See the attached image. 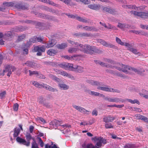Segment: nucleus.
I'll use <instances>...</instances> for the list:
<instances>
[{
	"mask_svg": "<svg viewBox=\"0 0 148 148\" xmlns=\"http://www.w3.org/2000/svg\"><path fill=\"white\" fill-rule=\"evenodd\" d=\"M83 46L82 49L79 50L85 53L93 54L95 53H100L101 52V51L94 46H91L88 44H85Z\"/></svg>",
	"mask_w": 148,
	"mask_h": 148,
	"instance_id": "1",
	"label": "nucleus"
},
{
	"mask_svg": "<svg viewBox=\"0 0 148 148\" xmlns=\"http://www.w3.org/2000/svg\"><path fill=\"white\" fill-rule=\"evenodd\" d=\"M93 140L97 142L96 145L98 147H101L102 143L104 144L106 143V140L101 137H95L93 138Z\"/></svg>",
	"mask_w": 148,
	"mask_h": 148,
	"instance_id": "2",
	"label": "nucleus"
},
{
	"mask_svg": "<svg viewBox=\"0 0 148 148\" xmlns=\"http://www.w3.org/2000/svg\"><path fill=\"white\" fill-rule=\"evenodd\" d=\"M45 47L44 45L42 46H37L35 47L34 48V50L35 51L37 52L36 55L38 56H41L42 53L45 52Z\"/></svg>",
	"mask_w": 148,
	"mask_h": 148,
	"instance_id": "3",
	"label": "nucleus"
},
{
	"mask_svg": "<svg viewBox=\"0 0 148 148\" xmlns=\"http://www.w3.org/2000/svg\"><path fill=\"white\" fill-rule=\"evenodd\" d=\"M124 67L129 70H131L134 72L136 73L139 75H142L145 72L144 70L142 68L136 69L135 68L129 66H125Z\"/></svg>",
	"mask_w": 148,
	"mask_h": 148,
	"instance_id": "4",
	"label": "nucleus"
},
{
	"mask_svg": "<svg viewBox=\"0 0 148 148\" xmlns=\"http://www.w3.org/2000/svg\"><path fill=\"white\" fill-rule=\"evenodd\" d=\"M15 69V68L14 66H11L9 65H7L5 66V70L3 71V73L8 72L7 75L10 77L12 74V71H14Z\"/></svg>",
	"mask_w": 148,
	"mask_h": 148,
	"instance_id": "5",
	"label": "nucleus"
},
{
	"mask_svg": "<svg viewBox=\"0 0 148 148\" xmlns=\"http://www.w3.org/2000/svg\"><path fill=\"white\" fill-rule=\"evenodd\" d=\"M105 99L106 100H107L108 101L112 102H123L125 101L124 99L117 97H112L110 98V97H108V98H106Z\"/></svg>",
	"mask_w": 148,
	"mask_h": 148,
	"instance_id": "6",
	"label": "nucleus"
},
{
	"mask_svg": "<svg viewBox=\"0 0 148 148\" xmlns=\"http://www.w3.org/2000/svg\"><path fill=\"white\" fill-rule=\"evenodd\" d=\"M98 42L100 43L106 47H109L111 48H113L114 49H116L117 47L115 46L112 44L109 43L108 42H106L102 39H99Z\"/></svg>",
	"mask_w": 148,
	"mask_h": 148,
	"instance_id": "7",
	"label": "nucleus"
},
{
	"mask_svg": "<svg viewBox=\"0 0 148 148\" xmlns=\"http://www.w3.org/2000/svg\"><path fill=\"white\" fill-rule=\"evenodd\" d=\"M125 66H126L127 65L122 64L121 65V68L120 67L116 66L115 67V68L118 70L119 71H121L125 73L128 74H130L131 72L127 70L128 69H126L125 67H124Z\"/></svg>",
	"mask_w": 148,
	"mask_h": 148,
	"instance_id": "8",
	"label": "nucleus"
},
{
	"mask_svg": "<svg viewBox=\"0 0 148 148\" xmlns=\"http://www.w3.org/2000/svg\"><path fill=\"white\" fill-rule=\"evenodd\" d=\"M14 6V7L17 8L22 10L26 9L28 7L27 5L25 3H23L21 2L15 3Z\"/></svg>",
	"mask_w": 148,
	"mask_h": 148,
	"instance_id": "9",
	"label": "nucleus"
},
{
	"mask_svg": "<svg viewBox=\"0 0 148 148\" xmlns=\"http://www.w3.org/2000/svg\"><path fill=\"white\" fill-rule=\"evenodd\" d=\"M62 123V121H61L55 120L50 123V125H52L53 127L55 129H56L58 126L61 125Z\"/></svg>",
	"mask_w": 148,
	"mask_h": 148,
	"instance_id": "10",
	"label": "nucleus"
},
{
	"mask_svg": "<svg viewBox=\"0 0 148 148\" xmlns=\"http://www.w3.org/2000/svg\"><path fill=\"white\" fill-rule=\"evenodd\" d=\"M72 71L79 73H82L84 71V68L80 66L74 65L73 66Z\"/></svg>",
	"mask_w": 148,
	"mask_h": 148,
	"instance_id": "11",
	"label": "nucleus"
},
{
	"mask_svg": "<svg viewBox=\"0 0 148 148\" xmlns=\"http://www.w3.org/2000/svg\"><path fill=\"white\" fill-rule=\"evenodd\" d=\"M57 43L56 40L54 39H52L49 40L46 44V47L49 48L52 47Z\"/></svg>",
	"mask_w": 148,
	"mask_h": 148,
	"instance_id": "12",
	"label": "nucleus"
},
{
	"mask_svg": "<svg viewBox=\"0 0 148 148\" xmlns=\"http://www.w3.org/2000/svg\"><path fill=\"white\" fill-rule=\"evenodd\" d=\"M86 82L93 86H98L101 85L99 82L92 79H87Z\"/></svg>",
	"mask_w": 148,
	"mask_h": 148,
	"instance_id": "13",
	"label": "nucleus"
},
{
	"mask_svg": "<svg viewBox=\"0 0 148 148\" xmlns=\"http://www.w3.org/2000/svg\"><path fill=\"white\" fill-rule=\"evenodd\" d=\"M16 140L18 143H19L20 144L23 145L27 147L29 146L26 142V140L18 136L16 138Z\"/></svg>",
	"mask_w": 148,
	"mask_h": 148,
	"instance_id": "14",
	"label": "nucleus"
},
{
	"mask_svg": "<svg viewBox=\"0 0 148 148\" xmlns=\"http://www.w3.org/2000/svg\"><path fill=\"white\" fill-rule=\"evenodd\" d=\"M88 7L90 8L95 10H99L101 8V6L99 4H90L88 5Z\"/></svg>",
	"mask_w": 148,
	"mask_h": 148,
	"instance_id": "15",
	"label": "nucleus"
},
{
	"mask_svg": "<svg viewBox=\"0 0 148 148\" xmlns=\"http://www.w3.org/2000/svg\"><path fill=\"white\" fill-rule=\"evenodd\" d=\"M115 118L111 117L110 115H108L107 116H105L103 118V121L105 123L112 122L114 121Z\"/></svg>",
	"mask_w": 148,
	"mask_h": 148,
	"instance_id": "16",
	"label": "nucleus"
},
{
	"mask_svg": "<svg viewBox=\"0 0 148 148\" xmlns=\"http://www.w3.org/2000/svg\"><path fill=\"white\" fill-rule=\"evenodd\" d=\"M43 88L48 90L51 92H54L58 91V90L56 89L53 88L49 86L46 84H44V86Z\"/></svg>",
	"mask_w": 148,
	"mask_h": 148,
	"instance_id": "17",
	"label": "nucleus"
},
{
	"mask_svg": "<svg viewBox=\"0 0 148 148\" xmlns=\"http://www.w3.org/2000/svg\"><path fill=\"white\" fill-rule=\"evenodd\" d=\"M25 138L27 140L26 142L29 146L30 145V140L32 139V136L30 133H27L25 135Z\"/></svg>",
	"mask_w": 148,
	"mask_h": 148,
	"instance_id": "18",
	"label": "nucleus"
},
{
	"mask_svg": "<svg viewBox=\"0 0 148 148\" xmlns=\"http://www.w3.org/2000/svg\"><path fill=\"white\" fill-rule=\"evenodd\" d=\"M83 28L84 30L88 31H96L97 30L96 28L93 27L86 26L83 27Z\"/></svg>",
	"mask_w": 148,
	"mask_h": 148,
	"instance_id": "19",
	"label": "nucleus"
},
{
	"mask_svg": "<svg viewBox=\"0 0 148 148\" xmlns=\"http://www.w3.org/2000/svg\"><path fill=\"white\" fill-rule=\"evenodd\" d=\"M84 57V55L82 54H75L73 56H71V57H69L68 55L65 56L64 57L65 58L68 60H71L73 59V57Z\"/></svg>",
	"mask_w": 148,
	"mask_h": 148,
	"instance_id": "20",
	"label": "nucleus"
},
{
	"mask_svg": "<svg viewBox=\"0 0 148 148\" xmlns=\"http://www.w3.org/2000/svg\"><path fill=\"white\" fill-rule=\"evenodd\" d=\"M73 66V64H71L69 63H65L64 64V69L66 70H68L72 71Z\"/></svg>",
	"mask_w": 148,
	"mask_h": 148,
	"instance_id": "21",
	"label": "nucleus"
},
{
	"mask_svg": "<svg viewBox=\"0 0 148 148\" xmlns=\"http://www.w3.org/2000/svg\"><path fill=\"white\" fill-rule=\"evenodd\" d=\"M14 131L13 137L14 138L17 137L20 132V129L19 128L16 127L14 129Z\"/></svg>",
	"mask_w": 148,
	"mask_h": 148,
	"instance_id": "22",
	"label": "nucleus"
},
{
	"mask_svg": "<svg viewBox=\"0 0 148 148\" xmlns=\"http://www.w3.org/2000/svg\"><path fill=\"white\" fill-rule=\"evenodd\" d=\"M58 87L62 90H66L69 88V86L64 84L59 83Z\"/></svg>",
	"mask_w": 148,
	"mask_h": 148,
	"instance_id": "23",
	"label": "nucleus"
},
{
	"mask_svg": "<svg viewBox=\"0 0 148 148\" xmlns=\"http://www.w3.org/2000/svg\"><path fill=\"white\" fill-rule=\"evenodd\" d=\"M25 64L27 66H30L32 68H34L36 66V64L34 62L27 61L25 63Z\"/></svg>",
	"mask_w": 148,
	"mask_h": 148,
	"instance_id": "24",
	"label": "nucleus"
},
{
	"mask_svg": "<svg viewBox=\"0 0 148 148\" xmlns=\"http://www.w3.org/2000/svg\"><path fill=\"white\" fill-rule=\"evenodd\" d=\"M139 16L142 18H146V17L148 16V12H139Z\"/></svg>",
	"mask_w": 148,
	"mask_h": 148,
	"instance_id": "25",
	"label": "nucleus"
},
{
	"mask_svg": "<svg viewBox=\"0 0 148 148\" xmlns=\"http://www.w3.org/2000/svg\"><path fill=\"white\" fill-rule=\"evenodd\" d=\"M57 51L56 50L53 49H50L48 50L47 51V53L50 56H54L57 53Z\"/></svg>",
	"mask_w": 148,
	"mask_h": 148,
	"instance_id": "26",
	"label": "nucleus"
},
{
	"mask_svg": "<svg viewBox=\"0 0 148 148\" xmlns=\"http://www.w3.org/2000/svg\"><path fill=\"white\" fill-rule=\"evenodd\" d=\"M57 48L59 49H63L67 47V44L65 43H63L61 44H58L56 45Z\"/></svg>",
	"mask_w": 148,
	"mask_h": 148,
	"instance_id": "27",
	"label": "nucleus"
},
{
	"mask_svg": "<svg viewBox=\"0 0 148 148\" xmlns=\"http://www.w3.org/2000/svg\"><path fill=\"white\" fill-rule=\"evenodd\" d=\"M32 84H33L36 87L38 88H43L45 84H40L37 82L35 81L33 82H32Z\"/></svg>",
	"mask_w": 148,
	"mask_h": 148,
	"instance_id": "28",
	"label": "nucleus"
},
{
	"mask_svg": "<svg viewBox=\"0 0 148 148\" xmlns=\"http://www.w3.org/2000/svg\"><path fill=\"white\" fill-rule=\"evenodd\" d=\"M32 140H33V141L32 143V148H39L38 144L36 143L35 138L32 137Z\"/></svg>",
	"mask_w": 148,
	"mask_h": 148,
	"instance_id": "29",
	"label": "nucleus"
},
{
	"mask_svg": "<svg viewBox=\"0 0 148 148\" xmlns=\"http://www.w3.org/2000/svg\"><path fill=\"white\" fill-rule=\"evenodd\" d=\"M110 88H108L105 87H100L99 86H98L97 88L98 89L101 90L105 91L107 92H110L111 91Z\"/></svg>",
	"mask_w": 148,
	"mask_h": 148,
	"instance_id": "30",
	"label": "nucleus"
},
{
	"mask_svg": "<svg viewBox=\"0 0 148 148\" xmlns=\"http://www.w3.org/2000/svg\"><path fill=\"white\" fill-rule=\"evenodd\" d=\"M39 1L42 2L49 4L53 6H56V4L53 1H50L49 0H38Z\"/></svg>",
	"mask_w": 148,
	"mask_h": 148,
	"instance_id": "31",
	"label": "nucleus"
},
{
	"mask_svg": "<svg viewBox=\"0 0 148 148\" xmlns=\"http://www.w3.org/2000/svg\"><path fill=\"white\" fill-rule=\"evenodd\" d=\"M79 48L71 47L69 48L68 51L69 53H72L76 52L77 51L79 50Z\"/></svg>",
	"mask_w": 148,
	"mask_h": 148,
	"instance_id": "32",
	"label": "nucleus"
},
{
	"mask_svg": "<svg viewBox=\"0 0 148 148\" xmlns=\"http://www.w3.org/2000/svg\"><path fill=\"white\" fill-rule=\"evenodd\" d=\"M51 145L53 146L49 145L48 144H47L45 145V148H59V147L57 146L55 144L53 145V142H51Z\"/></svg>",
	"mask_w": 148,
	"mask_h": 148,
	"instance_id": "33",
	"label": "nucleus"
},
{
	"mask_svg": "<svg viewBox=\"0 0 148 148\" xmlns=\"http://www.w3.org/2000/svg\"><path fill=\"white\" fill-rule=\"evenodd\" d=\"M43 63L44 64L47 65H50L52 66H55L56 65V64L55 62H53L49 61H44Z\"/></svg>",
	"mask_w": 148,
	"mask_h": 148,
	"instance_id": "34",
	"label": "nucleus"
},
{
	"mask_svg": "<svg viewBox=\"0 0 148 148\" xmlns=\"http://www.w3.org/2000/svg\"><path fill=\"white\" fill-rule=\"evenodd\" d=\"M40 16H42V18L47 19L49 20H51L52 19V16H50L48 15H46L44 14H39Z\"/></svg>",
	"mask_w": 148,
	"mask_h": 148,
	"instance_id": "35",
	"label": "nucleus"
},
{
	"mask_svg": "<svg viewBox=\"0 0 148 148\" xmlns=\"http://www.w3.org/2000/svg\"><path fill=\"white\" fill-rule=\"evenodd\" d=\"M36 37L34 36L32 38H30L29 40V42H28V45H30L32 44V43H34L36 42Z\"/></svg>",
	"mask_w": 148,
	"mask_h": 148,
	"instance_id": "36",
	"label": "nucleus"
},
{
	"mask_svg": "<svg viewBox=\"0 0 148 148\" xmlns=\"http://www.w3.org/2000/svg\"><path fill=\"white\" fill-rule=\"evenodd\" d=\"M126 100H127L129 102H130L132 104H134L135 103H136L138 105H139L140 104L139 101H138L137 99H134V100H132L131 99H127Z\"/></svg>",
	"mask_w": 148,
	"mask_h": 148,
	"instance_id": "37",
	"label": "nucleus"
},
{
	"mask_svg": "<svg viewBox=\"0 0 148 148\" xmlns=\"http://www.w3.org/2000/svg\"><path fill=\"white\" fill-rule=\"evenodd\" d=\"M76 19L79 21L86 23L89 22L86 19L82 18L80 17L77 16Z\"/></svg>",
	"mask_w": 148,
	"mask_h": 148,
	"instance_id": "38",
	"label": "nucleus"
},
{
	"mask_svg": "<svg viewBox=\"0 0 148 148\" xmlns=\"http://www.w3.org/2000/svg\"><path fill=\"white\" fill-rule=\"evenodd\" d=\"M74 45L75 47L77 48H78V47H79V49H81L84 46L83 45L77 42H75Z\"/></svg>",
	"mask_w": 148,
	"mask_h": 148,
	"instance_id": "39",
	"label": "nucleus"
},
{
	"mask_svg": "<svg viewBox=\"0 0 148 148\" xmlns=\"http://www.w3.org/2000/svg\"><path fill=\"white\" fill-rule=\"evenodd\" d=\"M52 78L55 81L58 82L59 83H60L62 80L59 78L57 77L56 76L54 75H52L51 76Z\"/></svg>",
	"mask_w": 148,
	"mask_h": 148,
	"instance_id": "40",
	"label": "nucleus"
},
{
	"mask_svg": "<svg viewBox=\"0 0 148 148\" xmlns=\"http://www.w3.org/2000/svg\"><path fill=\"white\" fill-rule=\"evenodd\" d=\"M79 111L84 114H88L89 111L82 107H81Z\"/></svg>",
	"mask_w": 148,
	"mask_h": 148,
	"instance_id": "41",
	"label": "nucleus"
},
{
	"mask_svg": "<svg viewBox=\"0 0 148 148\" xmlns=\"http://www.w3.org/2000/svg\"><path fill=\"white\" fill-rule=\"evenodd\" d=\"M38 101L41 104H42L45 102L42 96H39L38 97Z\"/></svg>",
	"mask_w": 148,
	"mask_h": 148,
	"instance_id": "42",
	"label": "nucleus"
},
{
	"mask_svg": "<svg viewBox=\"0 0 148 148\" xmlns=\"http://www.w3.org/2000/svg\"><path fill=\"white\" fill-rule=\"evenodd\" d=\"M25 37V35L23 34L20 36H19L18 37L17 40L18 42L21 41L23 40Z\"/></svg>",
	"mask_w": 148,
	"mask_h": 148,
	"instance_id": "43",
	"label": "nucleus"
},
{
	"mask_svg": "<svg viewBox=\"0 0 148 148\" xmlns=\"http://www.w3.org/2000/svg\"><path fill=\"white\" fill-rule=\"evenodd\" d=\"M128 50L135 54H137L138 53L137 50L133 48H130L128 49Z\"/></svg>",
	"mask_w": 148,
	"mask_h": 148,
	"instance_id": "44",
	"label": "nucleus"
},
{
	"mask_svg": "<svg viewBox=\"0 0 148 148\" xmlns=\"http://www.w3.org/2000/svg\"><path fill=\"white\" fill-rule=\"evenodd\" d=\"M139 12H138L137 11L134 10H132L130 11V13L131 14H133L135 16H139Z\"/></svg>",
	"mask_w": 148,
	"mask_h": 148,
	"instance_id": "45",
	"label": "nucleus"
},
{
	"mask_svg": "<svg viewBox=\"0 0 148 148\" xmlns=\"http://www.w3.org/2000/svg\"><path fill=\"white\" fill-rule=\"evenodd\" d=\"M116 41L117 43L121 45H123L124 43L118 37H116Z\"/></svg>",
	"mask_w": 148,
	"mask_h": 148,
	"instance_id": "46",
	"label": "nucleus"
},
{
	"mask_svg": "<svg viewBox=\"0 0 148 148\" xmlns=\"http://www.w3.org/2000/svg\"><path fill=\"white\" fill-rule=\"evenodd\" d=\"M5 36L7 37H10L12 38L13 37L12 33L11 32H8L5 34Z\"/></svg>",
	"mask_w": 148,
	"mask_h": 148,
	"instance_id": "47",
	"label": "nucleus"
},
{
	"mask_svg": "<svg viewBox=\"0 0 148 148\" xmlns=\"http://www.w3.org/2000/svg\"><path fill=\"white\" fill-rule=\"evenodd\" d=\"M81 37H88L89 36L90 34L86 33H82L80 32Z\"/></svg>",
	"mask_w": 148,
	"mask_h": 148,
	"instance_id": "48",
	"label": "nucleus"
},
{
	"mask_svg": "<svg viewBox=\"0 0 148 148\" xmlns=\"http://www.w3.org/2000/svg\"><path fill=\"white\" fill-rule=\"evenodd\" d=\"M29 75L31 76L33 75H37L38 74V73L37 71H31L29 70Z\"/></svg>",
	"mask_w": 148,
	"mask_h": 148,
	"instance_id": "49",
	"label": "nucleus"
},
{
	"mask_svg": "<svg viewBox=\"0 0 148 148\" xmlns=\"http://www.w3.org/2000/svg\"><path fill=\"white\" fill-rule=\"evenodd\" d=\"M105 127L106 129L113 128V127L111 123H106L105 125Z\"/></svg>",
	"mask_w": 148,
	"mask_h": 148,
	"instance_id": "50",
	"label": "nucleus"
},
{
	"mask_svg": "<svg viewBox=\"0 0 148 148\" xmlns=\"http://www.w3.org/2000/svg\"><path fill=\"white\" fill-rule=\"evenodd\" d=\"M79 1H80L85 4H88L90 3V1L88 0H79Z\"/></svg>",
	"mask_w": 148,
	"mask_h": 148,
	"instance_id": "51",
	"label": "nucleus"
},
{
	"mask_svg": "<svg viewBox=\"0 0 148 148\" xmlns=\"http://www.w3.org/2000/svg\"><path fill=\"white\" fill-rule=\"evenodd\" d=\"M6 92L5 91L0 93V97L1 99H3L4 97Z\"/></svg>",
	"mask_w": 148,
	"mask_h": 148,
	"instance_id": "52",
	"label": "nucleus"
},
{
	"mask_svg": "<svg viewBox=\"0 0 148 148\" xmlns=\"http://www.w3.org/2000/svg\"><path fill=\"white\" fill-rule=\"evenodd\" d=\"M18 104L17 103H15L13 106L14 110L15 111H17L18 110Z\"/></svg>",
	"mask_w": 148,
	"mask_h": 148,
	"instance_id": "53",
	"label": "nucleus"
},
{
	"mask_svg": "<svg viewBox=\"0 0 148 148\" xmlns=\"http://www.w3.org/2000/svg\"><path fill=\"white\" fill-rule=\"evenodd\" d=\"M133 5H122V7L125 8H128L131 10L132 9Z\"/></svg>",
	"mask_w": 148,
	"mask_h": 148,
	"instance_id": "54",
	"label": "nucleus"
},
{
	"mask_svg": "<svg viewBox=\"0 0 148 148\" xmlns=\"http://www.w3.org/2000/svg\"><path fill=\"white\" fill-rule=\"evenodd\" d=\"M124 23H118L117 27L121 28L123 29L124 28Z\"/></svg>",
	"mask_w": 148,
	"mask_h": 148,
	"instance_id": "55",
	"label": "nucleus"
},
{
	"mask_svg": "<svg viewBox=\"0 0 148 148\" xmlns=\"http://www.w3.org/2000/svg\"><path fill=\"white\" fill-rule=\"evenodd\" d=\"M9 25V22L4 21H0V25Z\"/></svg>",
	"mask_w": 148,
	"mask_h": 148,
	"instance_id": "56",
	"label": "nucleus"
},
{
	"mask_svg": "<svg viewBox=\"0 0 148 148\" xmlns=\"http://www.w3.org/2000/svg\"><path fill=\"white\" fill-rule=\"evenodd\" d=\"M111 91L110 92H116L117 93H120V91L119 90L114 89L113 88H111Z\"/></svg>",
	"mask_w": 148,
	"mask_h": 148,
	"instance_id": "57",
	"label": "nucleus"
},
{
	"mask_svg": "<svg viewBox=\"0 0 148 148\" xmlns=\"http://www.w3.org/2000/svg\"><path fill=\"white\" fill-rule=\"evenodd\" d=\"M114 75H116L117 76L120 77H124L123 75L121 74L118 71H115Z\"/></svg>",
	"mask_w": 148,
	"mask_h": 148,
	"instance_id": "58",
	"label": "nucleus"
},
{
	"mask_svg": "<svg viewBox=\"0 0 148 148\" xmlns=\"http://www.w3.org/2000/svg\"><path fill=\"white\" fill-rule=\"evenodd\" d=\"M36 42H41L43 41V38L41 36L38 37H36Z\"/></svg>",
	"mask_w": 148,
	"mask_h": 148,
	"instance_id": "59",
	"label": "nucleus"
},
{
	"mask_svg": "<svg viewBox=\"0 0 148 148\" xmlns=\"http://www.w3.org/2000/svg\"><path fill=\"white\" fill-rule=\"evenodd\" d=\"M109 13L111 14H115V10L113 9L110 8Z\"/></svg>",
	"mask_w": 148,
	"mask_h": 148,
	"instance_id": "60",
	"label": "nucleus"
},
{
	"mask_svg": "<svg viewBox=\"0 0 148 148\" xmlns=\"http://www.w3.org/2000/svg\"><path fill=\"white\" fill-rule=\"evenodd\" d=\"M106 71L108 73H110L114 74L115 71L113 70H109L108 69H107L106 70Z\"/></svg>",
	"mask_w": 148,
	"mask_h": 148,
	"instance_id": "61",
	"label": "nucleus"
},
{
	"mask_svg": "<svg viewBox=\"0 0 148 148\" xmlns=\"http://www.w3.org/2000/svg\"><path fill=\"white\" fill-rule=\"evenodd\" d=\"M72 106L74 108L78 110V111H79L80 108L81 107L80 106H77L75 105H73Z\"/></svg>",
	"mask_w": 148,
	"mask_h": 148,
	"instance_id": "62",
	"label": "nucleus"
},
{
	"mask_svg": "<svg viewBox=\"0 0 148 148\" xmlns=\"http://www.w3.org/2000/svg\"><path fill=\"white\" fill-rule=\"evenodd\" d=\"M37 77L38 78L42 79H45V76L41 74H39L38 73L37 75Z\"/></svg>",
	"mask_w": 148,
	"mask_h": 148,
	"instance_id": "63",
	"label": "nucleus"
},
{
	"mask_svg": "<svg viewBox=\"0 0 148 148\" xmlns=\"http://www.w3.org/2000/svg\"><path fill=\"white\" fill-rule=\"evenodd\" d=\"M141 120L144 121L145 122H147L148 120V118L147 117L143 116L142 117Z\"/></svg>",
	"mask_w": 148,
	"mask_h": 148,
	"instance_id": "64",
	"label": "nucleus"
}]
</instances>
